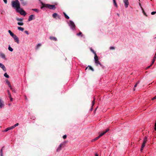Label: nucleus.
<instances>
[{"label":"nucleus","mask_w":156,"mask_h":156,"mask_svg":"<svg viewBox=\"0 0 156 156\" xmlns=\"http://www.w3.org/2000/svg\"><path fill=\"white\" fill-rule=\"evenodd\" d=\"M16 20L18 21H20L21 22L23 21V18H17Z\"/></svg>","instance_id":"obj_23"},{"label":"nucleus","mask_w":156,"mask_h":156,"mask_svg":"<svg viewBox=\"0 0 156 156\" xmlns=\"http://www.w3.org/2000/svg\"><path fill=\"white\" fill-rule=\"evenodd\" d=\"M154 129L155 130H156V120L155 122Z\"/></svg>","instance_id":"obj_46"},{"label":"nucleus","mask_w":156,"mask_h":156,"mask_svg":"<svg viewBox=\"0 0 156 156\" xmlns=\"http://www.w3.org/2000/svg\"><path fill=\"white\" fill-rule=\"evenodd\" d=\"M12 6L16 9V11L20 9V3L18 0H15L12 2Z\"/></svg>","instance_id":"obj_1"},{"label":"nucleus","mask_w":156,"mask_h":156,"mask_svg":"<svg viewBox=\"0 0 156 156\" xmlns=\"http://www.w3.org/2000/svg\"><path fill=\"white\" fill-rule=\"evenodd\" d=\"M50 39L52 40H54L55 41H57V39L56 37H53V36H51L50 37Z\"/></svg>","instance_id":"obj_14"},{"label":"nucleus","mask_w":156,"mask_h":156,"mask_svg":"<svg viewBox=\"0 0 156 156\" xmlns=\"http://www.w3.org/2000/svg\"><path fill=\"white\" fill-rule=\"evenodd\" d=\"M12 90L13 92H16L15 90L14 89H12Z\"/></svg>","instance_id":"obj_52"},{"label":"nucleus","mask_w":156,"mask_h":156,"mask_svg":"<svg viewBox=\"0 0 156 156\" xmlns=\"http://www.w3.org/2000/svg\"><path fill=\"white\" fill-rule=\"evenodd\" d=\"M145 144H146L143 143L141 147H142V148H144L145 145Z\"/></svg>","instance_id":"obj_40"},{"label":"nucleus","mask_w":156,"mask_h":156,"mask_svg":"<svg viewBox=\"0 0 156 156\" xmlns=\"http://www.w3.org/2000/svg\"><path fill=\"white\" fill-rule=\"evenodd\" d=\"M62 144H61L57 148V151H59L61 150V148L62 145Z\"/></svg>","instance_id":"obj_17"},{"label":"nucleus","mask_w":156,"mask_h":156,"mask_svg":"<svg viewBox=\"0 0 156 156\" xmlns=\"http://www.w3.org/2000/svg\"><path fill=\"white\" fill-rule=\"evenodd\" d=\"M41 44H38L36 46V48L37 49L38 48L41 46Z\"/></svg>","instance_id":"obj_37"},{"label":"nucleus","mask_w":156,"mask_h":156,"mask_svg":"<svg viewBox=\"0 0 156 156\" xmlns=\"http://www.w3.org/2000/svg\"><path fill=\"white\" fill-rule=\"evenodd\" d=\"M9 87H10V89L11 90H12L13 89L12 88V87L11 86V85H10L9 86Z\"/></svg>","instance_id":"obj_50"},{"label":"nucleus","mask_w":156,"mask_h":156,"mask_svg":"<svg viewBox=\"0 0 156 156\" xmlns=\"http://www.w3.org/2000/svg\"><path fill=\"white\" fill-rule=\"evenodd\" d=\"M82 34V33L81 32H80L79 33L77 34V35L78 36H79Z\"/></svg>","instance_id":"obj_45"},{"label":"nucleus","mask_w":156,"mask_h":156,"mask_svg":"<svg viewBox=\"0 0 156 156\" xmlns=\"http://www.w3.org/2000/svg\"><path fill=\"white\" fill-rule=\"evenodd\" d=\"M143 12L144 14L145 15H146V13L145 12H144V10H143Z\"/></svg>","instance_id":"obj_55"},{"label":"nucleus","mask_w":156,"mask_h":156,"mask_svg":"<svg viewBox=\"0 0 156 156\" xmlns=\"http://www.w3.org/2000/svg\"><path fill=\"white\" fill-rule=\"evenodd\" d=\"M18 11H16V12L20 13L21 15L25 16L26 15V13L25 12L24 10H22V9L21 8L20 9L18 10Z\"/></svg>","instance_id":"obj_4"},{"label":"nucleus","mask_w":156,"mask_h":156,"mask_svg":"<svg viewBox=\"0 0 156 156\" xmlns=\"http://www.w3.org/2000/svg\"><path fill=\"white\" fill-rule=\"evenodd\" d=\"M13 129V127H12V126L11 127H8V128H6L5 130L4 131L5 132H6L8 131V130H11V129Z\"/></svg>","instance_id":"obj_12"},{"label":"nucleus","mask_w":156,"mask_h":156,"mask_svg":"<svg viewBox=\"0 0 156 156\" xmlns=\"http://www.w3.org/2000/svg\"><path fill=\"white\" fill-rule=\"evenodd\" d=\"M117 15L118 16H119V14H117Z\"/></svg>","instance_id":"obj_58"},{"label":"nucleus","mask_w":156,"mask_h":156,"mask_svg":"<svg viewBox=\"0 0 156 156\" xmlns=\"http://www.w3.org/2000/svg\"><path fill=\"white\" fill-rule=\"evenodd\" d=\"M145 144H146L143 143L141 147H142V148H144L145 145Z\"/></svg>","instance_id":"obj_39"},{"label":"nucleus","mask_w":156,"mask_h":156,"mask_svg":"<svg viewBox=\"0 0 156 156\" xmlns=\"http://www.w3.org/2000/svg\"><path fill=\"white\" fill-rule=\"evenodd\" d=\"M4 76L6 78H9V75L7 74L6 73H5Z\"/></svg>","instance_id":"obj_31"},{"label":"nucleus","mask_w":156,"mask_h":156,"mask_svg":"<svg viewBox=\"0 0 156 156\" xmlns=\"http://www.w3.org/2000/svg\"><path fill=\"white\" fill-rule=\"evenodd\" d=\"M19 125V124L18 123H17L16 124H15L14 126H12L13 127V128L14 129L16 127V126H18Z\"/></svg>","instance_id":"obj_35"},{"label":"nucleus","mask_w":156,"mask_h":156,"mask_svg":"<svg viewBox=\"0 0 156 156\" xmlns=\"http://www.w3.org/2000/svg\"><path fill=\"white\" fill-rule=\"evenodd\" d=\"M4 147H3L0 151V156H3L2 151Z\"/></svg>","instance_id":"obj_28"},{"label":"nucleus","mask_w":156,"mask_h":156,"mask_svg":"<svg viewBox=\"0 0 156 156\" xmlns=\"http://www.w3.org/2000/svg\"><path fill=\"white\" fill-rule=\"evenodd\" d=\"M63 14L65 16V18L66 19H69V17L68 16H67L65 12H63Z\"/></svg>","instance_id":"obj_26"},{"label":"nucleus","mask_w":156,"mask_h":156,"mask_svg":"<svg viewBox=\"0 0 156 156\" xmlns=\"http://www.w3.org/2000/svg\"><path fill=\"white\" fill-rule=\"evenodd\" d=\"M154 59H153L152 60V63L151 64V65L149 66L148 67V68H149V67H150L152 65V64H154Z\"/></svg>","instance_id":"obj_33"},{"label":"nucleus","mask_w":156,"mask_h":156,"mask_svg":"<svg viewBox=\"0 0 156 156\" xmlns=\"http://www.w3.org/2000/svg\"><path fill=\"white\" fill-rule=\"evenodd\" d=\"M113 0V3H114V5H115V6L117 7V4L115 0Z\"/></svg>","instance_id":"obj_34"},{"label":"nucleus","mask_w":156,"mask_h":156,"mask_svg":"<svg viewBox=\"0 0 156 156\" xmlns=\"http://www.w3.org/2000/svg\"><path fill=\"white\" fill-rule=\"evenodd\" d=\"M69 25L70 28L73 30H75V26L74 22L71 21L70 20L69 23Z\"/></svg>","instance_id":"obj_2"},{"label":"nucleus","mask_w":156,"mask_h":156,"mask_svg":"<svg viewBox=\"0 0 156 156\" xmlns=\"http://www.w3.org/2000/svg\"><path fill=\"white\" fill-rule=\"evenodd\" d=\"M8 32L9 33V34L12 37H13L14 36L16 35L14 34L12 32H11V31L10 30H9Z\"/></svg>","instance_id":"obj_13"},{"label":"nucleus","mask_w":156,"mask_h":156,"mask_svg":"<svg viewBox=\"0 0 156 156\" xmlns=\"http://www.w3.org/2000/svg\"><path fill=\"white\" fill-rule=\"evenodd\" d=\"M91 51L95 55L96 54L95 52L94 51V50L92 48L90 49Z\"/></svg>","instance_id":"obj_41"},{"label":"nucleus","mask_w":156,"mask_h":156,"mask_svg":"<svg viewBox=\"0 0 156 156\" xmlns=\"http://www.w3.org/2000/svg\"><path fill=\"white\" fill-rule=\"evenodd\" d=\"M17 28L18 30H20L21 31H23L24 30V28L20 27H18Z\"/></svg>","instance_id":"obj_18"},{"label":"nucleus","mask_w":156,"mask_h":156,"mask_svg":"<svg viewBox=\"0 0 156 156\" xmlns=\"http://www.w3.org/2000/svg\"><path fill=\"white\" fill-rule=\"evenodd\" d=\"M110 49L111 50L114 49H115V48H114V47L111 46V47H110Z\"/></svg>","instance_id":"obj_43"},{"label":"nucleus","mask_w":156,"mask_h":156,"mask_svg":"<svg viewBox=\"0 0 156 156\" xmlns=\"http://www.w3.org/2000/svg\"><path fill=\"white\" fill-rule=\"evenodd\" d=\"M156 58V56L155 55L154 57L153 58V59H154L155 60V59Z\"/></svg>","instance_id":"obj_53"},{"label":"nucleus","mask_w":156,"mask_h":156,"mask_svg":"<svg viewBox=\"0 0 156 156\" xmlns=\"http://www.w3.org/2000/svg\"><path fill=\"white\" fill-rule=\"evenodd\" d=\"M95 98H94V100L93 101H92V108H91V109H92V107L94 105V104H95Z\"/></svg>","instance_id":"obj_27"},{"label":"nucleus","mask_w":156,"mask_h":156,"mask_svg":"<svg viewBox=\"0 0 156 156\" xmlns=\"http://www.w3.org/2000/svg\"><path fill=\"white\" fill-rule=\"evenodd\" d=\"M139 5H140V6H141V5H140V3Z\"/></svg>","instance_id":"obj_59"},{"label":"nucleus","mask_w":156,"mask_h":156,"mask_svg":"<svg viewBox=\"0 0 156 156\" xmlns=\"http://www.w3.org/2000/svg\"><path fill=\"white\" fill-rule=\"evenodd\" d=\"M32 10L38 13L39 12V10L37 9H32Z\"/></svg>","instance_id":"obj_29"},{"label":"nucleus","mask_w":156,"mask_h":156,"mask_svg":"<svg viewBox=\"0 0 156 156\" xmlns=\"http://www.w3.org/2000/svg\"><path fill=\"white\" fill-rule=\"evenodd\" d=\"M7 92H8V94L9 95V97H11V94L10 93V92L9 90H7Z\"/></svg>","instance_id":"obj_36"},{"label":"nucleus","mask_w":156,"mask_h":156,"mask_svg":"<svg viewBox=\"0 0 156 156\" xmlns=\"http://www.w3.org/2000/svg\"><path fill=\"white\" fill-rule=\"evenodd\" d=\"M143 148H142V147H141V148L140 150L141 151H143Z\"/></svg>","instance_id":"obj_54"},{"label":"nucleus","mask_w":156,"mask_h":156,"mask_svg":"<svg viewBox=\"0 0 156 156\" xmlns=\"http://www.w3.org/2000/svg\"><path fill=\"white\" fill-rule=\"evenodd\" d=\"M139 83V82H137L136 83V84L134 85V88H133L134 90H135V87H136L137 86V85Z\"/></svg>","instance_id":"obj_38"},{"label":"nucleus","mask_w":156,"mask_h":156,"mask_svg":"<svg viewBox=\"0 0 156 156\" xmlns=\"http://www.w3.org/2000/svg\"><path fill=\"white\" fill-rule=\"evenodd\" d=\"M95 63L96 64L97 66H98V64L100 65L101 66L102 65L101 63L100 62L98 61V60L95 61Z\"/></svg>","instance_id":"obj_20"},{"label":"nucleus","mask_w":156,"mask_h":156,"mask_svg":"<svg viewBox=\"0 0 156 156\" xmlns=\"http://www.w3.org/2000/svg\"><path fill=\"white\" fill-rule=\"evenodd\" d=\"M22 5H27V3L23 1H21Z\"/></svg>","instance_id":"obj_21"},{"label":"nucleus","mask_w":156,"mask_h":156,"mask_svg":"<svg viewBox=\"0 0 156 156\" xmlns=\"http://www.w3.org/2000/svg\"><path fill=\"white\" fill-rule=\"evenodd\" d=\"M87 68H88L90 70H91L92 71H94V69H93V68L91 67L90 66H88L87 67L85 70H86Z\"/></svg>","instance_id":"obj_15"},{"label":"nucleus","mask_w":156,"mask_h":156,"mask_svg":"<svg viewBox=\"0 0 156 156\" xmlns=\"http://www.w3.org/2000/svg\"><path fill=\"white\" fill-rule=\"evenodd\" d=\"M8 49L10 51H13V49L10 47V45H9Z\"/></svg>","instance_id":"obj_25"},{"label":"nucleus","mask_w":156,"mask_h":156,"mask_svg":"<svg viewBox=\"0 0 156 156\" xmlns=\"http://www.w3.org/2000/svg\"><path fill=\"white\" fill-rule=\"evenodd\" d=\"M156 99V95L155 96H154V97H153V98H152V100H153Z\"/></svg>","instance_id":"obj_49"},{"label":"nucleus","mask_w":156,"mask_h":156,"mask_svg":"<svg viewBox=\"0 0 156 156\" xmlns=\"http://www.w3.org/2000/svg\"><path fill=\"white\" fill-rule=\"evenodd\" d=\"M123 2L125 4V6L126 8L128 7L129 5V2L128 0H123Z\"/></svg>","instance_id":"obj_6"},{"label":"nucleus","mask_w":156,"mask_h":156,"mask_svg":"<svg viewBox=\"0 0 156 156\" xmlns=\"http://www.w3.org/2000/svg\"><path fill=\"white\" fill-rule=\"evenodd\" d=\"M95 156H98V154H95Z\"/></svg>","instance_id":"obj_56"},{"label":"nucleus","mask_w":156,"mask_h":156,"mask_svg":"<svg viewBox=\"0 0 156 156\" xmlns=\"http://www.w3.org/2000/svg\"><path fill=\"white\" fill-rule=\"evenodd\" d=\"M35 19L34 15H31L29 16L28 18V21H30Z\"/></svg>","instance_id":"obj_7"},{"label":"nucleus","mask_w":156,"mask_h":156,"mask_svg":"<svg viewBox=\"0 0 156 156\" xmlns=\"http://www.w3.org/2000/svg\"><path fill=\"white\" fill-rule=\"evenodd\" d=\"M52 16L55 18H56L57 16H58V18H59V16L58 15V14L56 13H53L52 15Z\"/></svg>","instance_id":"obj_16"},{"label":"nucleus","mask_w":156,"mask_h":156,"mask_svg":"<svg viewBox=\"0 0 156 156\" xmlns=\"http://www.w3.org/2000/svg\"><path fill=\"white\" fill-rule=\"evenodd\" d=\"M17 24L20 26H23V25L24 23H23V21H22L18 22Z\"/></svg>","instance_id":"obj_22"},{"label":"nucleus","mask_w":156,"mask_h":156,"mask_svg":"<svg viewBox=\"0 0 156 156\" xmlns=\"http://www.w3.org/2000/svg\"><path fill=\"white\" fill-rule=\"evenodd\" d=\"M0 56H1V58L4 60H6V59L5 58V54L3 53H2L0 54Z\"/></svg>","instance_id":"obj_11"},{"label":"nucleus","mask_w":156,"mask_h":156,"mask_svg":"<svg viewBox=\"0 0 156 156\" xmlns=\"http://www.w3.org/2000/svg\"><path fill=\"white\" fill-rule=\"evenodd\" d=\"M13 38L14 40V41L16 42L17 44H19V38L16 35Z\"/></svg>","instance_id":"obj_5"},{"label":"nucleus","mask_w":156,"mask_h":156,"mask_svg":"<svg viewBox=\"0 0 156 156\" xmlns=\"http://www.w3.org/2000/svg\"><path fill=\"white\" fill-rule=\"evenodd\" d=\"M4 106V104L3 101L0 98V108H2Z\"/></svg>","instance_id":"obj_10"},{"label":"nucleus","mask_w":156,"mask_h":156,"mask_svg":"<svg viewBox=\"0 0 156 156\" xmlns=\"http://www.w3.org/2000/svg\"><path fill=\"white\" fill-rule=\"evenodd\" d=\"M9 98H10V101H12V97H9Z\"/></svg>","instance_id":"obj_51"},{"label":"nucleus","mask_w":156,"mask_h":156,"mask_svg":"<svg viewBox=\"0 0 156 156\" xmlns=\"http://www.w3.org/2000/svg\"><path fill=\"white\" fill-rule=\"evenodd\" d=\"M6 83L8 85V86L11 85L10 82L7 80L6 81Z\"/></svg>","instance_id":"obj_32"},{"label":"nucleus","mask_w":156,"mask_h":156,"mask_svg":"<svg viewBox=\"0 0 156 156\" xmlns=\"http://www.w3.org/2000/svg\"><path fill=\"white\" fill-rule=\"evenodd\" d=\"M3 1L5 4L7 3V0H3Z\"/></svg>","instance_id":"obj_47"},{"label":"nucleus","mask_w":156,"mask_h":156,"mask_svg":"<svg viewBox=\"0 0 156 156\" xmlns=\"http://www.w3.org/2000/svg\"><path fill=\"white\" fill-rule=\"evenodd\" d=\"M147 141V137L146 136H145L144 138V139L143 140V143L146 144Z\"/></svg>","instance_id":"obj_24"},{"label":"nucleus","mask_w":156,"mask_h":156,"mask_svg":"<svg viewBox=\"0 0 156 156\" xmlns=\"http://www.w3.org/2000/svg\"><path fill=\"white\" fill-rule=\"evenodd\" d=\"M66 135H65L63 136L62 137L64 139H65L66 138Z\"/></svg>","instance_id":"obj_44"},{"label":"nucleus","mask_w":156,"mask_h":156,"mask_svg":"<svg viewBox=\"0 0 156 156\" xmlns=\"http://www.w3.org/2000/svg\"><path fill=\"white\" fill-rule=\"evenodd\" d=\"M25 33L27 35H28L29 34L28 32L27 31H25Z\"/></svg>","instance_id":"obj_48"},{"label":"nucleus","mask_w":156,"mask_h":156,"mask_svg":"<svg viewBox=\"0 0 156 156\" xmlns=\"http://www.w3.org/2000/svg\"><path fill=\"white\" fill-rule=\"evenodd\" d=\"M0 67L2 68L4 71H6V69L4 65L1 63H0Z\"/></svg>","instance_id":"obj_8"},{"label":"nucleus","mask_w":156,"mask_h":156,"mask_svg":"<svg viewBox=\"0 0 156 156\" xmlns=\"http://www.w3.org/2000/svg\"><path fill=\"white\" fill-rule=\"evenodd\" d=\"M20 0V1H23L24 0Z\"/></svg>","instance_id":"obj_57"},{"label":"nucleus","mask_w":156,"mask_h":156,"mask_svg":"<svg viewBox=\"0 0 156 156\" xmlns=\"http://www.w3.org/2000/svg\"><path fill=\"white\" fill-rule=\"evenodd\" d=\"M109 130V129H107L106 130L104 131L102 133H101L99 135V137H100L101 136H102L103 135H104V134H105V133H106Z\"/></svg>","instance_id":"obj_9"},{"label":"nucleus","mask_w":156,"mask_h":156,"mask_svg":"<svg viewBox=\"0 0 156 156\" xmlns=\"http://www.w3.org/2000/svg\"><path fill=\"white\" fill-rule=\"evenodd\" d=\"M94 59L95 61L98 60V57L97 56L96 54L94 55Z\"/></svg>","instance_id":"obj_19"},{"label":"nucleus","mask_w":156,"mask_h":156,"mask_svg":"<svg viewBox=\"0 0 156 156\" xmlns=\"http://www.w3.org/2000/svg\"><path fill=\"white\" fill-rule=\"evenodd\" d=\"M45 6L51 9L54 10L56 9L55 5H54L46 4Z\"/></svg>","instance_id":"obj_3"},{"label":"nucleus","mask_w":156,"mask_h":156,"mask_svg":"<svg viewBox=\"0 0 156 156\" xmlns=\"http://www.w3.org/2000/svg\"><path fill=\"white\" fill-rule=\"evenodd\" d=\"M156 13V11L155 12H151V14L152 15H154Z\"/></svg>","instance_id":"obj_42"},{"label":"nucleus","mask_w":156,"mask_h":156,"mask_svg":"<svg viewBox=\"0 0 156 156\" xmlns=\"http://www.w3.org/2000/svg\"><path fill=\"white\" fill-rule=\"evenodd\" d=\"M100 138V137H99V136H98L97 137H96V138H95L94 139L92 140V141L93 142V141H94L97 140L99 138Z\"/></svg>","instance_id":"obj_30"}]
</instances>
